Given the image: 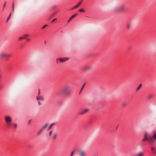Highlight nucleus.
Segmentation results:
<instances>
[{"mask_svg":"<svg viewBox=\"0 0 156 156\" xmlns=\"http://www.w3.org/2000/svg\"><path fill=\"white\" fill-rule=\"evenodd\" d=\"M126 11V5L123 4L119 6L115 7L112 11L115 12H125Z\"/></svg>","mask_w":156,"mask_h":156,"instance_id":"1","label":"nucleus"},{"mask_svg":"<svg viewBox=\"0 0 156 156\" xmlns=\"http://www.w3.org/2000/svg\"><path fill=\"white\" fill-rule=\"evenodd\" d=\"M62 92L67 96H69L70 94V92L68 90V87L65 86L62 90Z\"/></svg>","mask_w":156,"mask_h":156,"instance_id":"2","label":"nucleus"},{"mask_svg":"<svg viewBox=\"0 0 156 156\" xmlns=\"http://www.w3.org/2000/svg\"><path fill=\"white\" fill-rule=\"evenodd\" d=\"M69 59V58L67 57L63 58H59V61L61 62H63L66 61L68 60Z\"/></svg>","mask_w":156,"mask_h":156,"instance_id":"3","label":"nucleus"},{"mask_svg":"<svg viewBox=\"0 0 156 156\" xmlns=\"http://www.w3.org/2000/svg\"><path fill=\"white\" fill-rule=\"evenodd\" d=\"M6 54L3 52H1L0 53V59H2L4 58H5V59H6Z\"/></svg>","mask_w":156,"mask_h":156,"instance_id":"4","label":"nucleus"},{"mask_svg":"<svg viewBox=\"0 0 156 156\" xmlns=\"http://www.w3.org/2000/svg\"><path fill=\"white\" fill-rule=\"evenodd\" d=\"M148 138L147 137V134L146 132H145L144 138L142 139V141H144L145 140L148 141Z\"/></svg>","mask_w":156,"mask_h":156,"instance_id":"5","label":"nucleus"},{"mask_svg":"<svg viewBox=\"0 0 156 156\" xmlns=\"http://www.w3.org/2000/svg\"><path fill=\"white\" fill-rule=\"evenodd\" d=\"M5 119L6 123L11 122L12 121V119L9 116H6Z\"/></svg>","mask_w":156,"mask_h":156,"instance_id":"6","label":"nucleus"},{"mask_svg":"<svg viewBox=\"0 0 156 156\" xmlns=\"http://www.w3.org/2000/svg\"><path fill=\"white\" fill-rule=\"evenodd\" d=\"M48 123H46L45 125H44V126H43L41 129L39 131L38 133H37V135H40V134L42 132V130L45 129L48 126Z\"/></svg>","mask_w":156,"mask_h":156,"instance_id":"7","label":"nucleus"},{"mask_svg":"<svg viewBox=\"0 0 156 156\" xmlns=\"http://www.w3.org/2000/svg\"><path fill=\"white\" fill-rule=\"evenodd\" d=\"M92 67L90 66H87L83 68V71H86L87 70L91 69Z\"/></svg>","mask_w":156,"mask_h":156,"instance_id":"8","label":"nucleus"},{"mask_svg":"<svg viewBox=\"0 0 156 156\" xmlns=\"http://www.w3.org/2000/svg\"><path fill=\"white\" fill-rule=\"evenodd\" d=\"M78 15V13H76L73 15H72V16H71L70 18H69V20H68V22L69 23L70 21L75 17L76 16Z\"/></svg>","mask_w":156,"mask_h":156,"instance_id":"9","label":"nucleus"},{"mask_svg":"<svg viewBox=\"0 0 156 156\" xmlns=\"http://www.w3.org/2000/svg\"><path fill=\"white\" fill-rule=\"evenodd\" d=\"M82 2V1H80V2H79V3L77 4L76 5H75V6L73 7L71 9H70L72 10L73 9L76 8L80 5V4Z\"/></svg>","mask_w":156,"mask_h":156,"instance_id":"10","label":"nucleus"},{"mask_svg":"<svg viewBox=\"0 0 156 156\" xmlns=\"http://www.w3.org/2000/svg\"><path fill=\"white\" fill-rule=\"evenodd\" d=\"M36 98H37V100H40L41 101H43L44 100V98H43V97L42 96H40V97L37 96Z\"/></svg>","mask_w":156,"mask_h":156,"instance_id":"11","label":"nucleus"},{"mask_svg":"<svg viewBox=\"0 0 156 156\" xmlns=\"http://www.w3.org/2000/svg\"><path fill=\"white\" fill-rule=\"evenodd\" d=\"M56 124V123L55 122H53L49 126L48 129V130H49V129H51L52 126L55 125V124Z\"/></svg>","mask_w":156,"mask_h":156,"instance_id":"12","label":"nucleus"},{"mask_svg":"<svg viewBox=\"0 0 156 156\" xmlns=\"http://www.w3.org/2000/svg\"><path fill=\"white\" fill-rule=\"evenodd\" d=\"M152 138L154 140H156V133L155 131H154V135L152 136Z\"/></svg>","mask_w":156,"mask_h":156,"instance_id":"13","label":"nucleus"},{"mask_svg":"<svg viewBox=\"0 0 156 156\" xmlns=\"http://www.w3.org/2000/svg\"><path fill=\"white\" fill-rule=\"evenodd\" d=\"M80 156H84L85 153L83 151H80Z\"/></svg>","mask_w":156,"mask_h":156,"instance_id":"14","label":"nucleus"},{"mask_svg":"<svg viewBox=\"0 0 156 156\" xmlns=\"http://www.w3.org/2000/svg\"><path fill=\"white\" fill-rule=\"evenodd\" d=\"M148 141H149L150 142H152L154 141V139L152 137L148 138Z\"/></svg>","mask_w":156,"mask_h":156,"instance_id":"15","label":"nucleus"},{"mask_svg":"<svg viewBox=\"0 0 156 156\" xmlns=\"http://www.w3.org/2000/svg\"><path fill=\"white\" fill-rule=\"evenodd\" d=\"M127 29H129L130 27V24L129 23H128L127 24Z\"/></svg>","mask_w":156,"mask_h":156,"instance_id":"16","label":"nucleus"},{"mask_svg":"<svg viewBox=\"0 0 156 156\" xmlns=\"http://www.w3.org/2000/svg\"><path fill=\"white\" fill-rule=\"evenodd\" d=\"M80 12H84L85 11V10L83 8H81L80 9H79L78 11Z\"/></svg>","mask_w":156,"mask_h":156,"instance_id":"17","label":"nucleus"},{"mask_svg":"<svg viewBox=\"0 0 156 156\" xmlns=\"http://www.w3.org/2000/svg\"><path fill=\"white\" fill-rule=\"evenodd\" d=\"M14 2L12 3V12L13 13L14 12Z\"/></svg>","mask_w":156,"mask_h":156,"instance_id":"18","label":"nucleus"},{"mask_svg":"<svg viewBox=\"0 0 156 156\" xmlns=\"http://www.w3.org/2000/svg\"><path fill=\"white\" fill-rule=\"evenodd\" d=\"M142 85V84H140L139 86L136 88V90H138L140 89V88L141 87Z\"/></svg>","mask_w":156,"mask_h":156,"instance_id":"19","label":"nucleus"},{"mask_svg":"<svg viewBox=\"0 0 156 156\" xmlns=\"http://www.w3.org/2000/svg\"><path fill=\"white\" fill-rule=\"evenodd\" d=\"M11 56V55H7L6 54V60H8V58L9 57H10Z\"/></svg>","mask_w":156,"mask_h":156,"instance_id":"20","label":"nucleus"},{"mask_svg":"<svg viewBox=\"0 0 156 156\" xmlns=\"http://www.w3.org/2000/svg\"><path fill=\"white\" fill-rule=\"evenodd\" d=\"M137 156H143V153L142 152H139Z\"/></svg>","mask_w":156,"mask_h":156,"instance_id":"21","label":"nucleus"},{"mask_svg":"<svg viewBox=\"0 0 156 156\" xmlns=\"http://www.w3.org/2000/svg\"><path fill=\"white\" fill-rule=\"evenodd\" d=\"M5 68L8 69H11V67L9 66V65H7L5 66Z\"/></svg>","mask_w":156,"mask_h":156,"instance_id":"22","label":"nucleus"},{"mask_svg":"<svg viewBox=\"0 0 156 156\" xmlns=\"http://www.w3.org/2000/svg\"><path fill=\"white\" fill-rule=\"evenodd\" d=\"M7 126L8 127H10V126H11V124L10 123V122H8V123H6Z\"/></svg>","mask_w":156,"mask_h":156,"instance_id":"23","label":"nucleus"},{"mask_svg":"<svg viewBox=\"0 0 156 156\" xmlns=\"http://www.w3.org/2000/svg\"><path fill=\"white\" fill-rule=\"evenodd\" d=\"M153 96L152 95H150L148 96L147 97L148 99H150L153 97Z\"/></svg>","mask_w":156,"mask_h":156,"instance_id":"24","label":"nucleus"},{"mask_svg":"<svg viewBox=\"0 0 156 156\" xmlns=\"http://www.w3.org/2000/svg\"><path fill=\"white\" fill-rule=\"evenodd\" d=\"M25 38H26V37H21L19 38V40H21L22 39Z\"/></svg>","mask_w":156,"mask_h":156,"instance_id":"25","label":"nucleus"},{"mask_svg":"<svg viewBox=\"0 0 156 156\" xmlns=\"http://www.w3.org/2000/svg\"><path fill=\"white\" fill-rule=\"evenodd\" d=\"M56 136V134L55 133L54 134V136L53 137V140H55V139Z\"/></svg>","mask_w":156,"mask_h":156,"instance_id":"26","label":"nucleus"},{"mask_svg":"<svg viewBox=\"0 0 156 156\" xmlns=\"http://www.w3.org/2000/svg\"><path fill=\"white\" fill-rule=\"evenodd\" d=\"M126 103H123L122 105V107H125L126 106Z\"/></svg>","mask_w":156,"mask_h":156,"instance_id":"27","label":"nucleus"},{"mask_svg":"<svg viewBox=\"0 0 156 156\" xmlns=\"http://www.w3.org/2000/svg\"><path fill=\"white\" fill-rule=\"evenodd\" d=\"M84 113H84V111H82V112H80V113H78V114L82 115V114H84Z\"/></svg>","mask_w":156,"mask_h":156,"instance_id":"28","label":"nucleus"},{"mask_svg":"<svg viewBox=\"0 0 156 156\" xmlns=\"http://www.w3.org/2000/svg\"><path fill=\"white\" fill-rule=\"evenodd\" d=\"M3 87V85L2 84H0V90L2 89Z\"/></svg>","mask_w":156,"mask_h":156,"instance_id":"29","label":"nucleus"},{"mask_svg":"<svg viewBox=\"0 0 156 156\" xmlns=\"http://www.w3.org/2000/svg\"><path fill=\"white\" fill-rule=\"evenodd\" d=\"M31 119H30V120H29V121L28 122V123H27L28 125H30V124L31 123Z\"/></svg>","mask_w":156,"mask_h":156,"instance_id":"30","label":"nucleus"},{"mask_svg":"<svg viewBox=\"0 0 156 156\" xmlns=\"http://www.w3.org/2000/svg\"><path fill=\"white\" fill-rule=\"evenodd\" d=\"M74 153V151H72L71 153L70 156H73Z\"/></svg>","mask_w":156,"mask_h":156,"instance_id":"31","label":"nucleus"},{"mask_svg":"<svg viewBox=\"0 0 156 156\" xmlns=\"http://www.w3.org/2000/svg\"><path fill=\"white\" fill-rule=\"evenodd\" d=\"M11 13H10V14H9L8 17V19H9L11 17Z\"/></svg>","mask_w":156,"mask_h":156,"instance_id":"32","label":"nucleus"},{"mask_svg":"<svg viewBox=\"0 0 156 156\" xmlns=\"http://www.w3.org/2000/svg\"><path fill=\"white\" fill-rule=\"evenodd\" d=\"M47 24H46V25H44L41 28V29H43L46 26H47Z\"/></svg>","mask_w":156,"mask_h":156,"instance_id":"33","label":"nucleus"},{"mask_svg":"<svg viewBox=\"0 0 156 156\" xmlns=\"http://www.w3.org/2000/svg\"><path fill=\"white\" fill-rule=\"evenodd\" d=\"M85 84H86V83H85L83 84V85L82 86V87H81V89H83V88L84 87V86H85Z\"/></svg>","mask_w":156,"mask_h":156,"instance_id":"34","label":"nucleus"},{"mask_svg":"<svg viewBox=\"0 0 156 156\" xmlns=\"http://www.w3.org/2000/svg\"><path fill=\"white\" fill-rule=\"evenodd\" d=\"M17 125L16 123L14 124V128H16L17 127Z\"/></svg>","mask_w":156,"mask_h":156,"instance_id":"35","label":"nucleus"},{"mask_svg":"<svg viewBox=\"0 0 156 156\" xmlns=\"http://www.w3.org/2000/svg\"><path fill=\"white\" fill-rule=\"evenodd\" d=\"M6 2H5L4 3V5H3V9H3H3H4V7L5 6V5H6Z\"/></svg>","mask_w":156,"mask_h":156,"instance_id":"36","label":"nucleus"},{"mask_svg":"<svg viewBox=\"0 0 156 156\" xmlns=\"http://www.w3.org/2000/svg\"><path fill=\"white\" fill-rule=\"evenodd\" d=\"M88 109H86L84 111V113L86 112H87L88 111Z\"/></svg>","mask_w":156,"mask_h":156,"instance_id":"37","label":"nucleus"},{"mask_svg":"<svg viewBox=\"0 0 156 156\" xmlns=\"http://www.w3.org/2000/svg\"><path fill=\"white\" fill-rule=\"evenodd\" d=\"M56 20V18H55L54 19H53L51 22V23L53 22L54 21Z\"/></svg>","mask_w":156,"mask_h":156,"instance_id":"38","label":"nucleus"},{"mask_svg":"<svg viewBox=\"0 0 156 156\" xmlns=\"http://www.w3.org/2000/svg\"><path fill=\"white\" fill-rule=\"evenodd\" d=\"M52 130H51V131L50 132H49V136H50L51 135V134L52 133Z\"/></svg>","mask_w":156,"mask_h":156,"instance_id":"39","label":"nucleus"},{"mask_svg":"<svg viewBox=\"0 0 156 156\" xmlns=\"http://www.w3.org/2000/svg\"><path fill=\"white\" fill-rule=\"evenodd\" d=\"M56 62L57 63H58V60H59V58L56 59Z\"/></svg>","mask_w":156,"mask_h":156,"instance_id":"40","label":"nucleus"},{"mask_svg":"<svg viewBox=\"0 0 156 156\" xmlns=\"http://www.w3.org/2000/svg\"><path fill=\"white\" fill-rule=\"evenodd\" d=\"M26 39L27 41H30V39L28 38H26Z\"/></svg>","mask_w":156,"mask_h":156,"instance_id":"41","label":"nucleus"},{"mask_svg":"<svg viewBox=\"0 0 156 156\" xmlns=\"http://www.w3.org/2000/svg\"><path fill=\"white\" fill-rule=\"evenodd\" d=\"M151 150L152 151H153L154 150V148L153 147H151Z\"/></svg>","mask_w":156,"mask_h":156,"instance_id":"42","label":"nucleus"},{"mask_svg":"<svg viewBox=\"0 0 156 156\" xmlns=\"http://www.w3.org/2000/svg\"><path fill=\"white\" fill-rule=\"evenodd\" d=\"M9 19H8V18H7V20H6V23H7V22H8V21H9Z\"/></svg>","mask_w":156,"mask_h":156,"instance_id":"43","label":"nucleus"},{"mask_svg":"<svg viewBox=\"0 0 156 156\" xmlns=\"http://www.w3.org/2000/svg\"><path fill=\"white\" fill-rule=\"evenodd\" d=\"M56 12H54L52 15V16H54V15H55V14H56Z\"/></svg>","mask_w":156,"mask_h":156,"instance_id":"44","label":"nucleus"},{"mask_svg":"<svg viewBox=\"0 0 156 156\" xmlns=\"http://www.w3.org/2000/svg\"><path fill=\"white\" fill-rule=\"evenodd\" d=\"M38 104L39 105H41V103L40 101H38Z\"/></svg>","mask_w":156,"mask_h":156,"instance_id":"45","label":"nucleus"},{"mask_svg":"<svg viewBox=\"0 0 156 156\" xmlns=\"http://www.w3.org/2000/svg\"><path fill=\"white\" fill-rule=\"evenodd\" d=\"M83 89H81V90H80V93H79V94H80L81 92L82 91V90Z\"/></svg>","mask_w":156,"mask_h":156,"instance_id":"46","label":"nucleus"},{"mask_svg":"<svg viewBox=\"0 0 156 156\" xmlns=\"http://www.w3.org/2000/svg\"><path fill=\"white\" fill-rule=\"evenodd\" d=\"M24 35L26 36V37H28L29 36V35L28 34H25Z\"/></svg>","mask_w":156,"mask_h":156,"instance_id":"47","label":"nucleus"},{"mask_svg":"<svg viewBox=\"0 0 156 156\" xmlns=\"http://www.w3.org/2000/svg\"><path fill=\"white\" fill-rule=\"evenodd\" d=\"M40 93V90H38V94H39Z\"/></svg>","mask_w":156,"mask_h":156,"instance_id":"48","label":"nucleus"},{"mask_svg":"<svg viewBox=\"0 0 156 156\" xmlns=\"http://www.w3.org/2000/svg\"><path fill=\"white\" fill-rule=\"evenodd\" d=\"M94 55H92V56H94Z\"/></svg>","mask_w":156,"mask_h":156,"instance_id":"49","label":"nucleus"},{"mask_svg":"<svg viewBox=\"0 0 156 156\" xmlns=\"http://www.w3.org/2000/svg\"><path fill=\"white\" fill-rule=\"evenodd\" d=\"M46 43V41H44V44H45Z\"/></svg>","mask_w":156,"mask_h":156,"instance_id":"50","label":"nucleus"},{"mask_svg":"<svg viewBox=\"0 0 156 156\" xmlns=\"http://www.w3.org/2000/svg\"><path fill=\"white\" fill-rule=\"evenodd\" d=\"M61 33H62V31H61Z\"/></svg>","mask_w":156,"mask_h":156,"instance_id":"51","label":"nucleus"},{"mask_svg":"<svg viewBox=\"0 0 156 156\" xmlns=\"http://www.w3.org/2000/svg\"><path fill=\"white\" fill-rule=\"evenodd\" d=\"M93 156H95V155H93Z\"/></svg>","mask_w":156,"mask_h":156,"instance_id":"52","label":"nucleus"}]
</instances>
